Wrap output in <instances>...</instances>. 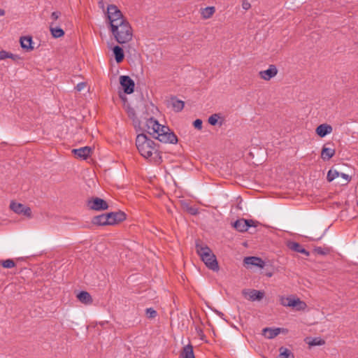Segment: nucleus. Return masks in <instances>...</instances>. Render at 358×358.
<instances>
[{"mask_svg":"<svg viewBox=\"0 0 358 358\" xmlns=\"http://www.w3.org/2000/svg\"><path fill=\"white\" fill-rule=\"evenodd\" d=\"M110 29L116 41L120 44L126 43L132 39V29L127 20L122 21Z\"/></svg>","mask_w":358,"mask_h":358,"instance_id":"nucleus-3","label":"nucleus"},{"mask_svg":"<svg viewBox=\"0 0 358 358\" xmlns=\"http://www.w3.org/2000/svg\"><path fill=\"white\" fill-rule=\"evenodd\" d=\"M180 357L182 358H195L193 351V346L191 344H188L184 346L180 352Z\"/></svg>","mask_w":358,"mask_h":358,"instance_id":"nucleus-26","label":"nucleus"},{"mask_svg":"<svg viewBox=\"0 0 358 358\" xmlns=\"http://www.w3.org/2000/svg\"><path fill=\"white\" fill-rule=\"evenodd\" d=\"M78 299L85 304H91L92 303V298L90 293L86 291H81L77 295Z\"/></svg>","mask_w":358,"mask_h":358,"instance_id":"nucleus-25","label":"nucleus"},{"mask_svg":"<svg viewBox=\"0 0 358 358\" xmlns=\"http://www.w3.org/2000/svg\"><path fill=\"white\" fill-rule=\"evenodd\" d=\"M339 176L345 180L346 182L345 184H348L351 180V176L348 174L341 173Z\"/></svg>","mask_w":358,"mask_h":358,"instance_id":"nucleus-41","label":"nucleus"},{"mask_svg":"<svg viewBox=\"0 0 358 358\" xmlns=\"http://www.w3.org/2000/svg\"><path fill=\"white\" fill-rule=\"evenodd\" d=\"M278 73V69L274 64H271L269 68L259 73L260 78L264 80L268 81L275 77Z\"/></svg>","mask_w":358,"mask_h":358,"instance_id":"nucleus-13","label":"nucleus"},{"mask_svg":"<svg viewBox=\"0 0 358 358\" xmlns=\"http://www.w3.org/2000/svg\"><path fill=\"white\" fill-rule=\"evenodd\" d=\"M287 245L289 248V249H290L294 252L303 254L307 257L310 255V252L308 251H307L306 249H304L302 247V245L301 244H299V243L294 242V241H289L287 243Z\"/></svg>","mask_w":358,"mask_h":358,"instance_id":"nucleus-22","label":"nucleus"},{"mask_svg":"<svg viewBox=\"0 0 358 358\" xmlns=\"http://www.w3.org/2000/svg\"><path fill=\"white\" fill-rule=\"evenodd\" d=\"M340 175V173L336 170H332L330 169L328 171L327 179L329 182L333 181L336 178L338 177Z\"/></svg>","mask_w":358,"mask_h":358,"instance_id":"nucleus-33","label":"nucleus"},{"mask_svg":"<svg viewBox=\"0 0 358 358\" xmlns=\"http://www.w3.org/2000/svg\"><path fill=\"white\" fill-rule=\"evenodd\" d=\"M331 145V143H328L325 144L323 146L322 151H321V158L324 161L329 160L332 157L334 156V155L336 153L335 149L334 148L327 147V145Z\"/></svg>","mask_w":358,"mask_h":358,"instance_id":"nucleus-19","label":"nucleus"},{"mask_svg":"<svg viewBox=\"0 0 358 358\" xmlns=\"http://www.w3.org/2000/svg\"><path fill=\"white\" fill-rule=\"evenodd\" d=\"M254 221L252 220L239 219L233 224L234 227L240 232L248 231L250 227H254Z\"/></svg>","mask_w":358,"mask_h":358,"instance_id":"nucleus-11","label":"nucleus"},{"mask_svg":"<svg viewBox=\"0 0 358 358\" xmlns=\"http://www.w3.org/2000/svg\"><path fill=\"white\" fill-rule=\"evenodd\" d=\"M72 152L77 158L87 159L92 155V149L90 146H85L78 149H73Z\"/></svg>","mask_w":358,"mask_h":358,"instance_id":"nucleus-14","label":"nucleus"},{"mask_svg":"<svg viewBox=\"0 0 358 358\" xmlns=\"http://www.w3.org/2000/svg\"><path fill=\"white\" fill-rule=\"evenodd\" d=\"M195 248L196 253L209 269L214 271L219 270V265L216 257L207 245L198 239L196 241Z\"/></svg>","mask_w":358,"mask_h":358,"instance_id":"nucleus-2","label":"nucleus"},{"mask_svg":"<svg viewBox=\"0 0 358 358\" xmlns=\"http://www.w3.org/2000/svg\"><path fill=\"white\" fill-rule=\"evenodd\" d=\"M220 114L215 113L210 115L208 118V123L210 125L215 126L217 124L218 119L220 118Z\"/></svg>","mask_w":358,"mask_h":358,"instance_id":"nucleus-34","label":"nucleus"},{"mask_svg":"<svg viewBox=\"0 0 358 358\" xmlns=\"http://www.w3.org/2000/svg\"><path fill=\"white\" fill-rule=\"evenodd\" d=\"M280 354L277 358H294L292 352L285 347L279 348Z\"/></svg>","mask_w":358,"mask_h":358,"instance_id":"nucleus-29","label":"nucleus"},{"mask_svg":"<svg viewBox=\"0 0 358 358\" xmlns=\"http://www.w3.org/2000/svg\"><path fill=\"white\" fill-rule=\"evenodd\" d=\"M357 206H358V201H357Z\"/></svg>","mask_w":358,"mask_h":358,"instance_id":"nucleus-46","label":"nucleus"},{"mask_svg":"<svg viewBox=\"0 0 358 358\" xmlns=\"http://www.w3.org/2000/svg\"><path fill=\"white\" fill-rule=\"evenodd\" d=\"M54 25L55 23L53 22L50 24V31L52 36L55 38L63 36L64 35V31L59 27H54Z\"/></svg>","mask_w":358,"mask_h":358,"instance_id":"nucleus-27","label":"nucleus"},{"mask_svg":"<svg viewBox=\"0 0 358 358\" xmlns=\"http://www.w3.org/2000/svg\"><path fill=\"white\" fill-rule=\"evenodd\" d=\"M110 217V215H107V213H103L99 215L94 216L92 219V223L96 226L109 225V221L108 218Z\"/></svg>","mask_w":358,"mask_h":358,"instance_id":"nucleus-18","label":"nucleus"},{"mask_svg":"<svg viewBox=\"0 0 358 358\" xmlns=\"http://www.w3.org/2000/svg\"><path fill=\"white\" fill-rule=\"evenodd\" d=\"M242 7L244 10H247L250 8L251 5L247 0H243L242 3Z\"/></svg>","mask_w":358,"mask_h":358,"instance_id":"nucleus-40","label":"nucleus"},{"mask_svg":"<svg viewBox=\"0 0 358 358\" xmlns=\"http://www.w3.org/2000/svg\"><path fill=\"white\" fill-rule=\"evenodd\" d=\"M107 215H110V217L108 218L109 225H115L126 220V214L121 210L110 212L107 213Z\"/></svg>","mask_w":358,"mask_h":358,"instance_id":"nucleus-12","label":"nucleus"},{"mask_svg":"<svg viewBox=\"0 0 358 358\" xmlns=\"http://www.w3.org/2000/svg\"><path fill=\"white\" fill-rule=\"evenodd\" d=\"M286 333L287 329L284 328H270L266 327L262 330V334L268 339H272L276 337L280 333Z\"/></svg>","mask_w":358,"mask_h":358,"instance_id":"nucleus-15","label":"nucleus"},{"mask_svg":"<svg viewBox=\"0 0 358 358\" xmlns=\"http://www.w3.org/2000/svg\"><path fill=\"white\" fill-rule=\"evenodd\" d=\"M332 251V249L329 247H316L314 248V252L320 255H329Z\"/></svg>","mask_w":358,"mask_h":358,"instance_id":"nucleus-30","label":"nucleus"},{"mask_svg":"<svg viewBox=\"0 0 358 358\" xmlns=\"http://www.w3.org/2000/svg\"><path fill=\"white\" fill-rule=\"evenodd\" d=\"M271 275H272L271 273H268V274H267V275H268V276H269V277H271Z\"/></svg>","mask_w":358,"mask_h":358,"instance_id":"nucleus-45","label":"nucleus"},{"mask_svg":"<svg viewBox=\"0 0 358 358\" xmlns=\"http://www.w3.org/2000/svg\"><path fill=\"white\" fill-rule=\"evenodd\" d=\"M247 294L249 295V300L252 301H261L265 294L264 292L261 290L250 289L248 292L245 289L243 290V295L246 296Z\"/></svg>","mask_w":358,"mask_h":358,"instance_id":"nucleus-16","label":"nucleus"},{"mask_svg":"<svg viewBox=\"0 0 358 358\" xmlns=\"http://www.w3.org/2000/svg\"><path fill=\"white\" fill-rule=\"evenodd\" d=\"M215 12L214 6H208L201 10V15L203 19L210 18Z\"/></svg>","mask_w":358,"mask_h":358,"instance_id":"nucleus-28","label":"nucleus"},{"mask_svg":"<svg viewBox=\"0 0 358 358\" xmlns=\"http://www.w3.org/2000/svg\"><path fill=\"white\" fill-rule=\"evenodd\" d=\"M32 37L31 36H22L20 38V45L22 49L27 51H31L34 50L32 46Z\"/></svg>","mask_w":358,"mask_h":358,"instance_id":"nucleus-23","label":"nucleus"},{"mask_svg":"<svg viewBox=\"0 0 358 358\" xmlns=\"http://www.w3.org/2000/svg\"><path fill=\"white\" fill-rule=\"evenodd\" d=\"M87 206L90 209L100 211L108 208V203L103 199L92 197L87 201Z\"/></svg>","mask_w":358,"mask_h":358,"instance_id":"nucleus-8","label":"nucleus"},{"mask_svg":"<svg viewBox=\"0 0 358 358\" xmlns=\"http://www.w3.org/2000/svg\"><path fill=\"white\" fill-rule=\"evenodd\" d=\"M145 314L149 319H153L157 315V311L152 308H146Z\"/></svg>","mask_w":358,"mask_h":358,"instance_id":"nucleus-35","label":"nucleus"},{"mask_svg":"<svg viewBox=\"0 0 358 358\" xmlns=\"http://www.w3.org/2000/svg\"><path fill=\"white\" fill-rule=\"evenodd\" d=\"M9 58L13 60H17V59H20V57L17 55H14L12 53L11 57Z\"/></svg>","mask_w":358,"mask_h":358,"instance_id":"nucleus-43","label":"nucleus"},{"mask_svg":"<svg viewBox=\"0 0 358 358\" xmlns=\"http://www.w3.org/2000/svg\"><path fill=\"white\" fill-rule=\"evenodd\" d=\"M107 17L109 20L110 29L117 26L122 21H126L127 19L123 16L120 10L113 4L108 5L107 8Z\"/></svg>","mask_w":358,"mask_h":358,"instance_id":"nucleus-4","label":"nucleus"},{"mask_svg":"<svg viewBox=\"0 0 358 358\" xmlns=\"http://www.w3.org/2000/svg\"><path fill=\"white\" fill-rule=\"evenodd\" d=\"M169 106H171L175 112L179 113L184 108L185 102L176 96H172L169 101Z\"/></svg>","mask_w":358,"mask_h":358,"instance_id":"nucleus-17","label":"nucleus"},{"mask_svg":"<svg viewBox=\"0 0 358 358\" xmlns=\"http://www.w3.org/2000/svg\"><path fill=\"white\" fill-rule=\"evenodd\" d=\"M162 126V125L160 124L157 120L153 117H150L146 120L145 131L155 138L158 132H159V130L161 129Z\"/></svg>","mask_w":358,"mask_h":358,"instance_id":"nucleus-9","label":"nucleus"},{"mask_svg":"<svg viewBox=\"0 0 358 358\" xmlns=\"http://www.w3.org/2000/svg\"><path fill=\"white\" fill-rule=\"evenodd\" d=\"M5 15V10L3 9H0V16Z\"/></svg>","mask_w":358,"mask_h":358,"instance_id":"nucleus-44","label":"nucleus"},{"mask_svg":"<svg viewBox=\"0 0 358 358\" xmlns=\"http://www.w3.org/2000/svg\"><path fill=\"white\" fill-rule=\"evenodd\" d=\"M244 264L246 265H251L263 268L265 265V262L259 257H245Z\"/></svg>","mask_w":358,"mask_h":358,"instance_id":"nucleus-20","label":"nucleus"},{"mask_svg":"<svg viewBox=\"0 0 358 358\" xmlns=\"http://www.w3.org/2000/svg\"><path fill=\"white\" fill-rule=\"evenodd\" d=\"M12 53L7 52L6 50L0 51V60H3L7 59L8 57H11Z\"/></svg>","mask_w":358,"mask_h":358,"instance_id":"nucleus-36","label":"nucleus"},{"mask_svg":"<svg viewBox=\"0 0 358 358\" xmlns=\"http://www.w3.org/2000/svg\"><path fill=\"white\" fill-rule=\"evenodd\" d=\"M136 148L142 157L155 164L162 162L159 145L148 138L144 134H138L136 139Z\"/></svg>","mask_w":358,"mask_h":358,"instance_id":"nucleus-1","label":"nucleus"},{"mask_svg":"<svg viewBox=\"0 0 358 358\" xmlns=\"http://www.w3.org/2000/svg\"><path fill=\"white\" fill-rule=\"evenodd\" d=\"M310 346L322 345L325 343L324 340L320 337L311 338V341L307 342Z\"/></svg>","mask_w":358,"mask_h":358,"instance_id":"nucleus-31","label":"nucleus"},{"mask_svg":"<svg viewBox=\"0 0 358 358\" xmlns=\"http://www.w3.org/2000/svg\"><path fill=\"white\" fill-rule=\"evenodd\" d=\"M0 264L3 268H10L15 266V262L11 259L1 260Z\"/></svg>","mask_w":358,"mask_h":358,"instance_id":"nucleus-32","label":"nucleus"},{"mask_svg":"<svg viewBox=\"0 0 358 358\" xmlns=\"http://www.w3.org/2000/svg\"><path fill=\"white\" fill-rule=\"evenodd\" d=\"M203 122L201 119H196L193 122V126L195 129L201 130L202 129Z\"/></svg>","mask_w":358,"mask_h":358,"instance_id":"nucleus-37","label":"nucleus"},{"mask_svg":"<svg viewBox=\"0 0 358 358\" xmlns=\"http://www.w3.org/2000/svg\"><path fill=\"white\" fill-rule=\"evenodd\" d=\"M333 128L330 124H322L317 126L315 132L320 137L323 138L332 132Z\"/></svg>","mask_w":358,"mask_h":358,"instance_id":"nucleus-21","label":"nucleus"},{"mask_svg":"<svg viewBox=\"0 0 358 358\" xmlns=\"http://www.w3.org/2000/svg\"><path fill=\"white\" fill-rule=\"evenodd\" d=\"M60 16H61V12L54 11L52 13L50 18L52 20V22L55 23V21L58 20Z\"/></svg>","mask_w":358,"mask_h":358,"instance_id":"nucleus-38","label":"nucleus"},{"mask_svg":"<svg viewBox=\"0 0 358 358\" xmlns=\"http://www.w3.org/2000/svg\"><path fill=\"white\" fill-rule=\"evenodd\" d=\"M189 213H191L192 215H196L198 213V211H197V209L194 208H189Z\"/></svg>","mask_w":358,"mask_h":358,"instance_id":"nucleus-42","label":"nucleus"},{"mask_svg":"<svg viewBox=\"0 0 358 358\" xmlns=\"http://www.w3.org/2000/svg\"><path fill=\"white\" fill-rule=\"evenodd\" d=\"M159 131L155 138L165 143H177L178 137L168 127L162 125Z\"/></svg>","mask_w":358,"mask_h":358,"instance_id":"nucleus-5","label":"nucleus"},{"mask_svg":"<svg viewBox=\"0 0 358 358\" xmlns=\"http://www.w3.org/2000/svg\"><path fill=\"white\" fill-rule=\"evenodd\" d=\"M87 86V84L85 82H81L80 83H78L76 86V90L78 91V92H80L82 91L84 88H85Z\"/></svg>","mask_w":358,"mask_h":358,"instance_id":"nucleus-39","label":"nucleus"},{"mask_svg":"<svg viewBox=\"0 0 358 358\" xmlns=\"http://www.w3.org/2000/svg\"><path fill=\"white\" fill-rule=\"evenodd\" d=\"M120 83L125 94H130L134 92V81L129 76H121Z\"/></svg>","mask_w":358,"mask_h":358,"instance_id":"nucleus-10","label":"nucleus"},{"mask_svg":"<svg viewBox=\"0 0 358 358\" xmlns=\"http://www.w3.org/2000/svg\"><path fill=\"white\" fill-rule=\"evenodd\" d=\"M280 303L283 306H289L295 308L296 310H302L306 308V303L299 298L283 297L280 299Z\"/></svg>","mask_w":358,"mask_h":358,"instance_id":"nucleus-6","label":"nucleus"},{"mask_svg":"<svg viewBox=\"0 0 358 358\" xmlns=\"http://www.w3.org/2000/svg\"><path fill=\"white\" fill-rule=\"evenodd\" d=\"M115 59L117 64L121 63L124 58V53L123 49L119 45H115L113 48Z\"/></svg>","mask_w":358,"mask_h":358,"instance_id":"nucleus-24","label":"nucleus"},{"mask_svg":"<svg viewBox=\"0 0 358 358\" xmlns=\"http://www.w3.org/2000/svg\"><path fill=\"white\" fill-rule=\"evenodd\" d=\"M10 209L16 214L23 215L29 218L32 217L31 209L29 206H27L21 203L11 201L10 203Z\"/></svg>","mask_w":358,"mask_h":358,"instance_id":"nucleus-7","label":"nucleus"}]
</instances>
